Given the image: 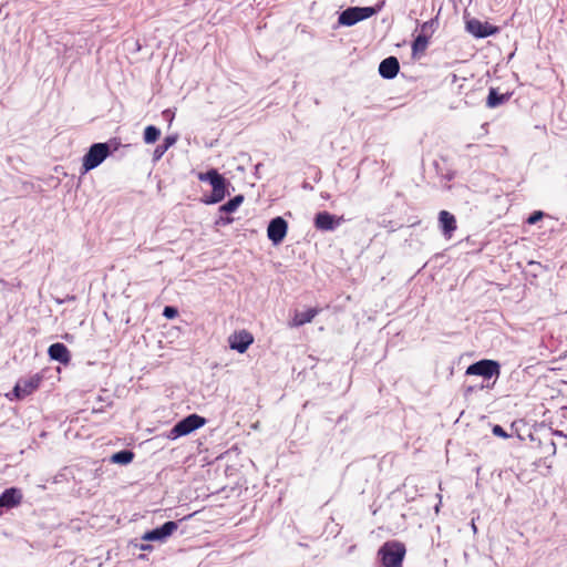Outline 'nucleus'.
Instances as JSON below:
<instances>
[{"label":"nucleus","instance_id":"6ab92c4d","mask_svg":"<svg viewBox=\"0 0 567 567\" xmlns=\"http://www.w3.org/2000/svg\"><path fill=\"white\" fill-rule=\"evenodd\" d=\"M134 456L135 455L132 451L124 450V451L114 453L111 456V462L115 463V464L126 465L133 461Z\"/></svg>","mask_w":567,"mask_h":567},{"label":"nucleus","instance_id":"f257e3e1","mask_svg":"<svg viewBox=\"0 0 567 567\" xmlns=\"http://www.w3.org/2000/svg\"><path fill=\"white\" fill-rule=\"evenodd\" d=\"M382 567H402L405 546L400 542H386L379 550Z\"/></svg>","mask_w":567,"mask_h":567},{"label":"nucleus","instance_id":"c756f323","mask_svg":"<svg viewBox=\"0 0 567 567\" xmlns=\"http://www.w3.org/2000/svg\"><path fill=\"white\" fill-rule=\"evenodd\" d=\"M141 548H142L143 550H148V549H151L152 547H151L150 545H142V546H141Z\"/></svg>","mask_w":567,"mask_h":567},{"label":"nucleus","instance_id":"2eb2a0df","mask_svg":"<svg viewBox=\"0 0 567 567\" xmlns=\"http://www.w3.org/2000/svg\"><path fill=\"white\" fill-rule=\"evenodd\" d=\"M439 223L443 231V235L446 238H451L457 227L454 215L447 210H441L439 214Z\"/></svg>","mask_w":567,"mask_h":567},{"label":"nucleus","instance_id":"4be33fe9","mask_svg":"<svg viewBox=\"0 0 567 567\" xmlns=\"http://www.w3.org/2000/svg\"><path fill=\"white\" fill-rule=\"evenodd\" d=\"M505 101L504 95H499L495 89L489 90V94L487 96V106L488 107H496L497 105L502 104Z\"/></svg>","mask_w":567,"mask_h":567},{"label":"nucleus","instance_id":"20e7f679","mask_svg":"<svg viewBox=\"0 0 567 567\" xmlns=\"http://www.w3.org/2000/svg\"><path fill=\"white\" fill-rule=\"evenodd\" d=\"M378 9L373 7H352L341 12L339 23L342 25H353L359 21L369 19L377 13Z\"/></svg>","mask_w":567,"mask_h":567},{"label":"nucleus","instance_id":"aec40b11","mask_svg":"<svg viewBox=\"0 0 567 567\" xmlns=\"http://www.w3.org/2000/svg\"><path fill=\"white\" fill-rule=\"evenodd\" d=\"M243 202H244V196L237 195L234 198H231L230 200H228L226 204L221 205L219 207V210L223 213H233L241 205Z\"/></svg>","mask_w":567,"mask_h":567},{"label":"nucleus","instance_id":"2f4dec72","mask_svg":"<svg viewBox=\"0 0 567 567\" xmlns=\"http://www.w3.org/2000/svg\"><path fill=\"white\" fill-rule=\"evenodd\" d=\"M233 220H234L233 218H227V220H226V221H227L228 224H230V223H233Z\"/></svg>","mask_w":567,"mask_h":567},{"label":"nucleus","instance_id":"a211bd4d","mask_svg":"<svg viewBox=\"0 0 567 567\" xmlns=\"http://www.w3.org/2000/svg\"><path fill=\"white\" fill-rule=\"evenodd\" d=\"M432 37V32L430 34H419L413 43H412V53L413 55L423 54L429 45V41Z\"/></svg>","mask_w":567,"mask_h":567},{"label":"nucleus","instance_id":"1a4fd4ad","mask_svg":"<svg viewBox=\"0 0 567 567\" xmlns=\"http://www.w3.org/2000/svg\"><path fill=\"white\" fill-rule=\"evenodd\" d=\"M287 230V221L282 217H276L270 220L267 228V235L274 245H278L285 239Z\"/></svg>","mask_w":567,"mask_h":567},{"label":"nucleus","instance_id":"b1692460","mask_svg":"<svg viewBox=\"0 0 567 567\" xmlns=\"http://www.w3.org/2000/svg\"><path fill=\"white\" fill-rule=\"evenodd\" d=\"M436 25V20H430L424 22L421 25V33L420 34H430V32H434V27Z\"/></svg>","mask_w":567,"mask_h":567},{"label":"nucleus","instance_id":"473e14b6","mask_svg":"<svg viewBox=\"0 0 567 567\" xmlns=\"http://www.w3.org/2000/svg\"><path fill=\"white\" fill-rule=\"evenodd\" d=\"M462 87H463V85H462V84H460V85H458V92H461Z\"/></svg>","mask_w":567,"mask_h":567},{"label":"nucleus","instance_id":"9d476101","mask_svg":"<svg viewBox=\"0 0 567 567\" xmlns=\"http://www.w3.org/2000/svg\"><path fill=\"white\" fill-rule=\"evenodd\" d=\"M344 221L343 216H336L328 212H320L316 215L315 227L322 231L333 230Z\"/></svg>","mask_w":567,"mask_h":567},{"label":"nucleus","instance_id":"f8f14e48","mask_svg":"<svg viewBox=\"0 0 567 567\" xmlns=\"http://www.w3.org/2000/svg\"><path fill=\"white\" fill-rule=\"evenodd\" d=\"M319 312V308H309L306 311L296 310L291 320L288 322V326L290 328H298L306 323H310Z\"/></svg>","mask_w":567,"mask_h":567},{"label":"nucleus","instance_id":"39448f33","mask_svg":"<svg viewBox=\"0 0 567 567\" xmlns=\"http://www.w3.org/2000/svg\"><path fill=\"white\" fill-rule=\"evenodd\" d=\"M501 373V365L497 361L483 359L467 367L466 375H480L484 379L498 377Z\"/></svg>","mask_w":567,"mask_h":567},{"label":"nucleus","instance_id":"f3484780","mask_svg":"<svg viewBox=\"0 0 567 567\" xmlns=\"http://www.w3.org/2000/svg\"><path fill=\"white\" fill-rule=\"evenodd\" d=\"M212 195L205 203L216 204L221 202L226 196V179L223 175L212 183Z\"/></svg>","mask_w":567,"mask_h":567},{"label":"nucleus","instance_id":"0eeeda50","mask_svg":"<svg viewBox=\"0 0 567 567\" xmlns=\"http://www.w3.org/2000/svg\"><path fill=\"white\" fill-rule=\"evenodd\" d=\"M254 336L246 329L234 331L228 337V344L231 350H236L239 353H245L248 348L254 343Z\"/></svg>","mask_w":567,"mask_h":567},{"label":"nucleus","instance_id":"ddd939ff","mask_svg":"<svg viewBox=\"0 0 567 567\" xmlns=\"http://www.w3.org/2000/svg\"><path fill=\"white\" fill-rule=\"evenodd\" d=\"M23 495L16 487L7 488L0 496V508H13L21 504Z\"/></svg>","mask_w":567,"mask_h":567},{"label":"nucleus","instance_id":"c85d7f7f","mask_svg":"<svg viewBox=\"0 0 567 567\" xmlns=\"http://www.w3.org/2000/svg\"><path fill=\"white\" fill-rule=\"evenodd\" d=\"M166 151L167 148L164 145H158L154 151V155L156 158H159Z\"/></svg>","mask_w":567,"mask_h":567},{"label":"nucleus","instance_id":"7ed1b4c3","mask_svg":"<svg viewBox=\"0 0 567 567\" xmlns=\"http://www.w3.org/2000/svg\"><path fill=\"white\" fill-rule=\"evenodd\" d=\"M206 420L205 417L198 415V414H190L183 419L182 421L177 422L173 429L169 432V437L175 440L179 436L187 435L192 433L193 431L202 427L205 425Z\"/></svg>","mask_w":567,"mask_h":567},{"label":"nucleus","instance_id":"a878e982","mask_svg":"<svg viewBox=\"0 0 567 567\" xmlns=\"http://www.w3.org/2000/svg\"><path fill=\"white\" fill-rule=\"evenodd\" d=\"M544 217V213L540 212V210H536L528 218H527V223L529 225H534L536 224L537 221H539L542 218Z\"/></svg>","mask_w":567,"mask_h":567},{"label":"nucleus","instance_id":"7c9ffc66","mask_svg":"<svg viewBox=\"0 0 567 567\" xmlns=\"http://www.w3.org/2000/svg\"><path fill=\"white\" fill-rule=\"evenodd\" d=\"M457 80H458L457 75H456V74H453V75H452V81H453V83L457 82Z\"/></svg>","mask_w":567,"mask_h":567},{"label":"nucleus","instance_id":"423d86ee","mask_svg":"<svg viewBox=\"0 0 567 567\" xmlns=\"http://www.w3.org/2000/svg\"><path fill=\"white\" fill-rule=\"evenodd\" d=\"M43 380V377L39 373L28 378V379H21L17 382V384L13 388L12 395H7L10 400L13 398L17 400H22L25 396L32 394L34 391H37Z\"/></svg>","mask_w":567,"mask_h":567},{"label":"nucleus","instance_id":"5701e85b","mask_svg":"<svg viewBox=\"0 0 567 567\" xmlns=\"http://www.w3.org/2000/svg\"><path fill=\"white\" fill-rule=\"evenodd\" d=\"M198 179L200 182H209L210 184L216 181L218 177H220V174L216 169H209L206 173H199L197 175Z\"/></svg>","mask_w":567,"mask_h":567},{"label":"nucleus","instance_id":"4468645a","mask_svg":"<svg viewBox=\"0 0 567 567\" xmlns=\"http://www.w3.org/2000/svg\"><path fill=\"white\" fill-rule=\"evenodd\" d=\"M400 71V63L395 56L384 59L379 65V73L384 79H393Z\"/></svg>","mask_w":567,"mask_h":567},{"label":"nucleus","instance_id":"bb28decb","mask_svg":"<svg viewBox=\"0 0 567 567\" xmlns=\"http://www.w3.org/2000/svg\"><path fill=\"white\" fill-rule=\"evenodd\" d=\"M492 432L494 435L503 437V439H507L509 436L507 434V432L501 425H494L492 429Z\"/></svg>","mask_w":567,"mask_h":567},{"label":"nucleus","instance_id":"6e6552de","mask_svg":"<svg viewBox=\"0 0 567 567\" xmlns=\"http://www.w3.org/2000/svg\"><path fill=\"white\" fill-rule=\"evenodd\" d=\"M466 30L476 38H486L498 32L497 27L475 18L466 21Z\"/></svg>","mask_w":567,"mask_h":567},{"label":"nucleus","instance_id":"412c9836","mask_svg":"<svg viewBox=\"0 0 567 567\" xmlns=\"http://www.w3.org/2000/svg\"><path fill=\"white\" fill-rule=\"evenodd\" d=\"M159 135L161 131L156 126L148 125L144 130V142L146 144H153L158 140Z\"/></svg>","mask_w":567,"mask_h":567},{"label":"nucleus","instance_id":"cd10ccee","mask_svg":"<svg viewBox=\"0 0 567 567\" xmlns=\"http://www.w3.org/2000/svg\"><path fill=\"white\" fill-rule=\"evenodd\" d=\"M177 141L176 136H166L164 140V146L168 150L171 146H173Z\"/></svg>","mask_w":567,"mask_h":567},{"label":"nucleus","instance_id":"393cba45","mask_svg":"<svg viewBox=\"0 0 567 567\" xmlns=\"http://www.w3.org/2000/svg\"><path fill=\"white\" fill-rule=\"evenodd\" d=\"M163 316L167 319H174L178 316V310L174 307L166 306L163 310Z\"/></svg>","mask_w":567,"mask_h":567},{"label":"nucleus","instance_id":"f03ea898","mask_svg":"<svg viewBox=\"0 0 567 567\" xmlns=\"http://www.w3.org/2000/svg\"><path fill=\"white\" fill-rule=\"evenodd\" d=\"M109 154L110 146L107 143L93 144L82 159L84 172H89L97 167L109 156Z\"/></svg>","mask_w":567,"mask_h":567},{"label":"nucleus","instance_id":"9b49d317","mask_svg":"<svg viewBox=\"0 0 567 567\" xmlns=\"http://www.w3.org/2000/svg\"><path fill=\"white\" fill-rule=\"evenodd\" d=\"M177 524L175 522H166L161 527L153 530L146 532L142 539L143 540H164L169 537L176 529Z\"/></svg>","mask_w":567,"mask_h":567},{"label":"nucleus","instance_id":"dca6fc26","mask_svg":"<svg viewBox=\"0 0 567 567\" xmlns=\"http://www.w3.org/2000/svg\"><path fill=\"white\" fill-rule=\"evenodd\" d=\"M48 354L52 360L68 364L71 360V354L65 344L56 342L49 347Z\"/></svg>","mask_w":567,"mask_h":567}]
</instances>
